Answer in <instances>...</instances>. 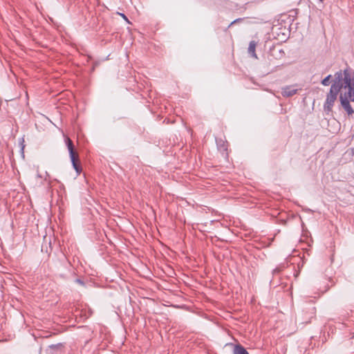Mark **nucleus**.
<instances>
[{
  "instance_id": "obj_1",
  "label": "nucleus",
  "mask_w": 354,
  "mask_h": 354,
  "mask_svg": "<svg viewBox=\"0 0 354 354\" xmlns=\"http://www.w3.org/2000/svg\"><path fill=\"white\" fill-rule=\"evenodd\" d=\"M335 79L332 84L337 86H341L342 88H348V91L346 93L350 98L351 102H354V72L351 69H345L344 72L342 70L335 73Z\"/></svg>"
},
{
  "instance_id": "obj_2",
  "label": "nucleus",
  "mask_w": 354,
  "mask_h": 354,
  "mask_svg": "<svg viewBox=\"0 0 354 354\" xmlns=\"http://www.w3.org/2000/svg\"><path fill=\"white\" fill-rule=\"evenodd\" d=\"M340 91L341 86L337 87L335 84H331L330 91L326 95V98L324 104V111L326 114L328 115L333 111V107Z\"/></svg>"
},
{
  "instance_id": "obj_3",
  "label": "nucleus",
  "mask_w": 354,
  "mask_h": 354,
  "mask_svg": "<svg viewBox=\"0 0 354 354\" xmlns=\"http://www.w3.org/2000/svg\"><path fill=\"white\" fill-rule=\"evenodd\" d=\"M348 99L350 98L346 93H340L339 100L342 106L346 111L348 115H352L353 114H354V110L352 108L351 105L350 104Z\"/></svg>"
},
{
  "instance_id": "obj_4",
  "label": "nucleus",
  "mask_w": 354,
  "mask_h": 354,
  "mask_svg": "<svg viewBox=\"0 0 354 354\" xmlns=\"http://www.w3.org/2000/svg\"><path fill=\"white\" fill-rule=\"evenodd\" d=\"M268 55L274 59H280L285 55V52L279 45H273L270 48Z\"/></svg>"
},
{
  "instance_id": "obj_5",
  "label": "nucleus",
  "mask_w": 354,
  "mask_h": 354,
  "mask_svg": "<svg viewBox=\"0 0 354 354\" xmlns=\"http://www.w3.org/2000/svg\"><path fill=\"white\" fill-rule=\"evenodd\" d=\"M298 89L295 88V86H286L281 88V95L285 97H290L297 93Z\"/></svg>"
},
{
  "instance_id": "obj_6",
  "label": "nucleus",
  "mask_w": 354,
  "mask_h": 354,
  "mask_svg": "<svg viewBox=\"0 0 354 354\" xmlns=\"http://www.w3.org/2000/svg\"><path fill=\"white\" fill-rule=\"evenodd\" d=\"M70 158H71L73 168L75 169L77 174H80L82 171V167L80 164L78 154L75 153V154H73V156L70 155Z\"/></svg>"
},
{
  "instance_id": "obj_7",
  "label": "nucleus",
  "mask_w": 354,
  "mask_h": 354,
  "mask_svg": "<svg viewBox=\"0 0 354 354\" xmlns=\"http://www.w3.org/2000/svg\"><path fill=\"white\" fill-rule=\"evenodd\" d=\"M257 46V42L254 40L251 41L249 44L248 52L250 55L251 57L257 59V55L255 52Z\"/></svg>"
},
{
  "instance_id": "obj_8",
  "label": "nucleus",
  "mask_w": 354,
  "mask_h": 354,
  "mask_svg": "<svg viewBox=\"0 0 354 354\" xmlns=\"http://www.w3.org/2000/svg\"><path fill=\"white\" fill-rule=\"evenodd\" d=\"M233 354H249V353L244 348V346L240 344H238L234 346Z\"/></svg>"
},
{
  "instance_id": "obj_9",
  "label": "nucleus",
  "mask_w": 354,
  "mask_h": 354,
  "mask_svg": "<svg viewBox=\"0 0 354 354\" xmlns=\"http://www.w3.org/2000/svg\"><path fill=\"white\" fill-rule=\"evenodd\" d=\"M65 142L67 145L70 155L73 156V154L77 153V152L75 151L73 142L68 137H66Z\"/></svg>"
},
{
  "instance_id": "obj_10",
  "label": "nucleus",
  "mask_w": 354,
  "mask_h": 354,
  "mask_svg": "<svg viewBox=\"0 0 354 354\" xmlns=\"http://www.w3.org/2000/svg\"><path fill=\"white\" fill-rule=\"evenodd\" d=\"M332 77L331 75H328L322 80V84L324 86H328L330 83V80Z\"/></svg>"
},
{
  "instance_id": "obj_11",
  "label": "nucleus",
  "mask_w": 354,
  "mask_h": 354,
  "mask_svg": "<svg viewBox=\"0 0 354 354\" xmlns=\"http://www.w3.org/2000/svg\"><path fill=\"white\" fill-rule=\"evenodd\" d=\"M285 268V266L283 265H279V266H277L276 268H274L272 271V273L273 274H279L282 270L283 269Z\"/></svg>"
},
{
  "instance_id": "obj_12",
  "label": "nucleus",
  "mask_w": 354,
  "mask_h": 354,
  "mask_svg": "<svg viewBox=\"0 0 354 354\" xmlns=\"http://www.w3.org/2000/svg\"><path fill=\"white\" fill-rule=\"evenodd\" d=\"M243 20V19H242V18H238V19H236L234 20V21H232V22L229 24V26H228L225 29V31H227V29H228L230 27H231L232 25H234V24H237V23H239V22H241V21H242Z\"/></svg>"
},
{
  "instance_id": "obj_13",
  "label": "nucleus",
  "mask_w": 354,
  "mask_h": 354,
  "mask_svg": "<svg viewBox=\"0 0 354 354\" xmlns=\"http://www.w3.org/2000/svg\"><path fill=\"white\" fill-rule=\"evenodd\" d=\"M115 15H118V16H121L128 24H130V21H129L128 18L124 13L116 12Z\"/></svg>"
},
{
  "instance_id": "obj_14",
  "label": "nucleus",
  "mask_w": 354,
  "mask_h": 354,
  "mask_svg": "<svg viewBox=\"0 0 354 354\" xmlns=\"http://www.w3.org/2000/svg\"><path fill=\"white\" fill-rule=\"evenodd\" d=\"M350 151H351V156H354V147L351 148V149H350Z\"/></svg>"
},
{
  "instance_id": "obj_15",
  "label": "nucleus",
  "mask_w": 354,
  "mask_h": 354,
  "mask_svg": "<svg viewBox=\"0 0 354 354\" xmlns=\"http://www.w3.org/2000/svg\"><path fill=\"white\" fill-rule=\"evenodd\" d=\"M115 274L118 277L121 278V277H120L121 274H120V272L118 270H115Z\"/></svg>"
},
{
  "instance_id": "obj_16",
  "label": "nucleus",
  "mask_w": 354,
  "mask_h": 354,
  "mask_svg": "<svg viewBox=\"0 0 354 354\" xmlns=\"http://www.w3.org/2000/svg\"><path fill=\"white\" fill-rule=\"evenodd\" d=\"M115 222V220H112V222H111V224H112V226L113 225V223Z\"/></svg>"
},
{
  "instance_id": "obj_17",
  "label": "nucleus",
  "mask_w": 354,
  "mask_h": 354,
  "mask_svg": "<svg viewBox=\"0 0 354 354\" xmlns=\"http://www.w3.org/2000/svg\"><path fill=\"white\" fill-rule=\"evenodd\" d=\"M320 1H323L324 0H319Z\"/></svg>"
}]
</instances>
